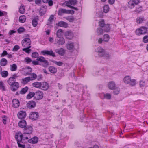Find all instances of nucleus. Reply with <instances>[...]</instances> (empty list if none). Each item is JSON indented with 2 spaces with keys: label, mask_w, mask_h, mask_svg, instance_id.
Here are the masks:
<instances>
[{
  "label": "nucleus",
  "mask_w": 148,
  "mask_h": 148,
  "mask_svg": "<svg viewBox=\"0 0 148 148\" xmlns=\"http://www.w3.org/2000/svg\"><path fill=\"white\" fill-rule=\"evenodd\" d=\"M38 138L36 136H34L28 140V142L32 144H36L38 141Z\"/></svg>",
  "instance_id": "nucleus-24"
},
{
  "label": "nucleus",
  "mask_w": 148,
  "mask_h": 148,
  "mask_svg": "<svg viewBox=\"0 0 148 148\" xmlns=\"http://www.w3.org/2000/svg\"><path fill=\"white\" fill-rule=\"evenodd\" d=\"M64 35L66 38L69 40L72 39L73 37V34L72 32L70 31H67L65 32Z\"/></svg>",
  "instance_id": "nucleus-10"
},
{
  "label": "nucleus",
  "mask_w": 148,
  "mask_h": 148,
  "mask_svg": "<svg viewBox=\"0 0 148 148\" xmlns=\"http://www.w3.org/2000/svg\"><path fill=\"white\" fill-rule=\"evenodd\" d=\"M8 53L7 51L5 50H4L1 55V57H4L6 55H7Z\"/></svg>",
  "instance_id": "nucleus-62"
},
{
  "label": "nucleus",
  "mask_w": 148,
  "mask_h": 148,
  "mask_svg": "<svg viewBox=\"0 0 148 148\" xmlns=\"http://www.w3.org/2000/svg\"><path fill=\"white\" fill-rule=\"evenodd\" d=\"M31 46H29L27 47H25V48H23L22 49V50L23 51H25L26 53H30L31 50L30 49Z\"/></svg>",
  "instance_id": "nucleus-41"
},
{
  "label": "nucleus",
  "mask_w": 148,
  "mask_h": 148,
  "mask_svg": "<svg viewBox=\"0 0 148 148\" xmlns=\"http://www.w3.org/2000/svg\"><path fill=\"white\" fill-rule=\"evenodd\" d=\"M32 24L33 27H35L37 25L38 22L36 19H34L32 21Z\"/></svg>",
  "instance_id": "nucleus-56"
},
{
  "label": "nucleus",
  "mask_w": 148,
  "mask_h": 148,
  "mask_svg": "<svg viewBox=\"0 0 148 148\" xmlns=\"http://www.w3.org/2000/svg\"><path fill=\"white\" fill-rule=\"evenodd\" d=\"M145 20L144 19L143 17H138L137 18L136 22L140 24Z\"/></svg>",
  "instance_id": "nucleus-45"
},
{
  "label": "nucleus",
  "mask_w": 148,
  "mask_h": 148,
  "mask_svg": "<svg viewBox=\"0 0 148 148\" xmlns=\"http://www.w3.org/2000/svg\"><path fill=\"white\" fill-rule=\"evenodd\" d=\"M49 6H51L53 5V1L52 0H49L47 2Z\"/></svg>",
  "instance_id": "nucleus-64"
},
{
  "label": "nucleus",
  "mask_w": 148,
  "mask_h": 148,
  "mask_svg": "<svg viewBox=\"0 0 148 148\" xmlns=\"http://www.w3.org/2000/svg\"><path fill=\"white\" fill-rule=\"evenodd\" d=\"M24 61L27 64H29L32 62V60L30 58L27 57L25 58Z\"/></svg>",
  "instance_id": "nucleus-52"
},
{
  "label": "nucleus",
  "mask_w": 148,
  "mask_h": 148,
  "mask_svg": "<svg viewBox=\"0 0 148 148\" xmlns=\"http://www.w3.org/2000/svg\"><path fill=\"white\" fill-rule=\"evenodd\" d=\"M20 48V47L18 45H15L12 49V51L14 52L17 51Z\"/></svg>",
  "instance_id": "nucleus-48"
},
{
  "label": "nucleus",
  "mask_w": 148,
  "mask_h": 148,
  "mask_svg": "<svg viewBox=\"0 0 148 148\" xmlns=\"http://www.w3.org/2000/svg\"><path fill=\"white\" fill-rule=\"evenodd\" d=\"M56 44L59 45H62L65 43V40L63 38H60L56 40Z\"/></svg>",
  "instance_id": "nucleus-16"
},
{
  "label": "nucleus",
  "mask_w": 148,
  "mask_h": 148,
  "mask_svg": "<svg viewBox=\"0 0 148 148\" xmlns=\"http://www.w3.org/2000/svg\"><path fill=\"white\" fill-rule=\"evenodd\" d=\"M77 3L76 0H69L66 2V6L71 8V7L72 6V5H74Z\"/></svg>",
  "instance_id": "nucleus-8"
},
{
  "label": "nucleus",
  "mask_w": 148,
  "mask_h": 148,
  "mask_svg": "<svg viewBox=\"0 0 148 148\" xmlns=\"http://www.w3.org/2000/svg\"><path fill=\"white\" fill-rule=\"evenodd\" d=\"M25 30V29L23 27H21L18 29V32L19 33H21L24 32Z\"/></svg>",
  "instance_id": "nucleus-61"
},
{
  "label": "nucleus",
  "mask_w": 148,
  "mask_h": 148,
  "mask_svg": "<svg viewBox=\"0 0 148 148\" xmlns=\"http://www.w3.org/2000/svg\"><path fill=\"white\" fill-rule=\"evenodd\" d=\"M55 51L57 53L62 56L64 55L65 52L64 49L62 48H60V49H56L55 50Z\"/></svg>",
  "instance_id": "nucleus-19"
},
{
  "label": "nucleus",
  "mask_w": 148,
  "mask_h": 148,
  "mask_svg": "<svg viewBox=\"0 0 148 148\" xmlns=\"http://www.w3.org/2000/svg\"><path fill=\"white\" fill-rule=\"evenodd\" d=\"M135 5L133 1L132 0H130L129 1L127 6L129 8L132 9L134 7Z\"/></svg>",
  "instance_id": "nucleus-29"
},
{
  "label": "nucleus",
  "mask_w": 148,
  "mask_h": 148,
  "mask_svg": "<svg viewBox=\"0 0 148 148\" xmlns=\"http://www.w3.org/2000/svg\"><path fill=\"white\" fill-rule=\"evenodd\" d=\"M0 89L2 91H5L6 90L5 84L2 81H0Z\"/></svg>",
  "instance_id": "nucleus-26"
},
{
  "label": "nucleus",
  "mask_w": 148,
  "mask_h": 148,
  "mask_svg": "<svg viewBox=\"0 0 148 148\" xmlns=\"http://www.w3.org/2000/svg\"><path fill=\"white\" fill-rule=\"evenodd\" d=\"M21 142H17L18 146L19 147L22 148H31V147L29 146L27 147V145H22L20 143Z\"/></svg>",
  "instance_id": "nucleus-37"
},
{
  "label": "nucleus",
  "mask_w": 148,
  "mask_h": 148,
  "mask_svg": "<svg viewBox=\"0 0 148 148\" xmlns=\"http://www.w3.org/2000/svg\"><path fill=\"white\" fill-rule=\"evenodd\" d=\"M12 106L14 108H18L19 106V101L17 99H15L12 101Z\"/></svg>",
  "instance_id": "nucleus-13"
},
{
  "label": "nucleus",
  "mask_w": 148,
  "mask_h": 148,
  "mask_svg": "<svg viewBox=\"0 0 148 148\" xmlns=\"http://www.w3.org/2000/svg\"><path fill=\"white\" fill-rule=\"evenodd\" d=\"M34 96V93H29L26 98L27 99H29Z\"/></svg>",
  "instance_id": "nucleus-54"
},
{
  "label": "nucleus",
  "mask_w": 148,
  "mask_h": 148,
  "mask_svg": "<svg viewBox=\"0 0 148 148\" xmlns=\"http://www.w3.org/2000/svg\"><path fill=\"white\" fill-rule=\"evenodd\" d=\"M15 138L17 142H22L23 140H28V137L25 135L24 133L22 134L20 132H18L16 133L15 135Z\"/></svg>",
  "instance_id": "nucleus-1"
},
{
  "label": "nucleus",
  "mask_w": 148,
  "mask_h": 148,
  "mask_svg": "<svg viewBox=\"0 0 148 148\" xmlns=\"http://www.w3.org/2000/svg\"><path fill=\"white\" fill-rule=\"evenodd\" d=\"M147 28L146 27L142 26L140 28H138L136 30V35L140 36L147 33Z\"/></svg>",
  "instance_id": "nucleus-2"
},
{
  "label": "nucleus",
  "mask_w": 148,
  "mask_h": 148,
  "mask_svg": "<svg viewBox=\"0 0 148 148\" xmlns=\"http://www.w3.org/2000/svg\"><path fill=\"white\" fill-rule=\"evenodd\" d=\"M97 35H100L103 33V30L101 28H98L97 30Z\"/></svg>",
  "instance_id": "nucleus-43"
},
{
  "label": "nucleus",
  "mask_w": 148,
  "mask_h": 148,
  "mask_svg": "<svg viewBox=\"0 0 148 148\" xmlns=\"http://www.w3.org/2000/svg\"><path fill=\"white\" fill-rule=\"evenodd\" d=\"M36 102L33 101H29L27 104V108L31 109L34 108L36 106Z\"/></svg>",
  "instance_id": "nucleus-14"
},
{
  "label": "nucleus",
  "mask_w": 148,
  "mask_h": 148,
  "mask_svg": "<svg viewBox=\"0 0 148 148\" xmlns=\"http://www.w3.org/2000/svg\"><path fill=\"white\" fill-rule=\"evenodd\" d=\"M131 79L130 77L129 76H127L124 77L123 81L125 84H129L130 82Z\"/></svg>",
  "instance_id": "nucleus-31"
},
{
  "label": "nucleus",
  "mask_w": 148,
  "mask_h": 148,
  "mask_svg": "<svg viewBox=\"0 0 148 148\" xmlns=\"http://www.w3.org/2000/svg\"><path fill=\"white\" fill-rule=\"evenodd\" d=\"M104 31L106 32H108L110 30V28L109 25L108 24L105 25L104 26Z\"/></svg>",
  "instance_id": "nucleus-47"
},
{
  "label": "nucleus",
  "mask_w": 148,
  "mask_h": 148,
  "mask_svg": "<svg viewBox=\"0 0 148 148\" xmlns=\"http://www.w3.org/2000/svg\"><path fill=\"white\" fill-rule=\"evenodd\" d=\"M58 25L61 27L67 28L68 27L67 23L64 21L59 22L58 23Z\"/></svg>",
  "instance_id": "nucleus-25"
},
{
  "label": "nucleus",
  "mask_w": 148,
  "mask_h": 148,
  "mask_svg": "<svg viewBox=\"0 0 148 148\" xmlns=\"http://www.w3.org/2000/svg\"><path fill=\"white\" fill-rule=\"evenodd\" d=\"M36 60L37 61L42 63H43L42 66L44 67H47L49 65L48 62L43 56H40L37 57Z\"/></svg>",
  "instance_id": "nucleus-4"
},
{
  "label": "nucleus",
  "mask_w": 148,
  "mask_h": 148,
  "mask_svg": "<svg viewBox=\"0 0 148 148\" xmlns=\"http://www.w3.org/2000/svg\"><path fill=\"white\" fill-rule=\"evenodd\" d=\"M30 81H31L30 77H28L22 79L21 80V83L22 84L25 85L27 84Z\"/></svg>",
  "instance_id": "nucleus-18"
},
{
  "label": "nucleus",
  "mask_w": 148,
  "mask_h": 148,
  "mask_svg": "<svg viewBox=\"0 0 148 148\" xmlns=\"http://www.w3.org/2000/svg\"><path fill=\"white\" fill-rule=\"evenodd\" d=\"M116 87V84L115 82L113 81L110 82L108 84V87L111 90L114 89Z\"/></svg>",
  "instance_id": "nucleus-20"
},
{
  "label": "nucleus",
  "mask_w": 148,
  "mask_h": 148,
  "mask_svg": "<svg viewBox=\"0 0 148 148\" xmlns=\"http://www.w3.org/2000/svg\"><path fill=\"white\" fill-rule=\"evenodd\" d=\"M143 41L144 43H147L148 42V36L146 35L143 38Z\"/></svg>",
  "instance_id": "nucleus-59"
},
{
  "label": "nucleus",
  "mask_w": 148,
  "mask_h": 148,
  "mask_svg": "<svg viewBox=\"0 0 148 148\" xmlns=\"http://www.w3.org/2000/svg\"><path fill=\"white\" fill-rule=\"evenodd\" d=\"M38 114L37 112H32L31 113L30 118L32 120H35L38 119Z\"/></svg>",
  "instance_id": "nucleus-11"
},
{
  "label": "nucleus",
  "mask_w": 148,
  "mask_h": 148,
  "mask_svg": "<svg viewBox=\"0 0 148 148\" xmlns=\"http://www.w3.org/2000/svg\"><path fill=\"white\" fill-rule=\"evenodd\" d=\"M136 80L134 79H131L129 84L131 86H134L136 85Z\"/></svg>",
  "instance_id": "nucleus-49"
},
{
  "label": "nucleus",
  "mask_w": 148,
  "mask_h": 148,
  "mask_svg": "<svg viewBox=\"0 0 148 148\" xmlns=\"http://www.w3.org/2000/svg\"><path fill=\"white\" fill-rule=\"evenodd\" d=\"M17 66L15 64H14L12 65H10V69L11 71H15L17 70Z\"/></svg>",
  "instance_id": "nucleus-32"
},
{
  "label": "nucleus",
  "mask_w": 148,
  "mask_h": 148,
  "mask_svg": "<svg viewBox=\"0 0 148 148\" xmlns=\"http://www.w3.org/2000/svg\"><path fill=\"white\" fill-rule=\"evenodd\" d=\"M68 10L63 9H60L58 12V14L59 15H61L63 13L68 14Z\"/></svg>",
  "instance_id": "nucleus-28"
},
{
  "label": "nucleus",
  "mask_w": 148,
  "mask_h": 148,
  "mask_svg": "<svg viewBox=\"0 0 148 148\" xmlns=\"http://www.w3.org/2000/svg\"><path fill=\"white\" fill-rule=\"evenodd\" d=\"M104 97L108 99H110L111 98V95L108 93H107L104 94Z\"/></svg>",
  "instance_id": "nucleus-58"
},
{
  "label": "nucleus",
  "mask_w": 148,
  "mask_h": 148,
  "mask_svg": "<svg viewBox=\"0 0 148 148\" xmlns=\"http://www.w3.org/2000/svg\"><path fill=\"white\" fill-rule=\"evenodd\" d=\"M18 118L20 119H25L26 116V113L25 111H20L17 114Z\"/></svg>",
  "instance_id": "nucleus-9"
},
{
  "label": "nucleus",
  "mask_w": 148,
  "mask_h": 148,
  "mask_svg": "<svg viewBox=\"0 0 148 148\" xmlns=\"http://www.w3.org/2000/svg\"><path fill=\"white\" fill-rule=\"evenodd\" d=\"M26 17L25 15H22L20 16L19 18V21L21 23H24L26 21Z\"/></svg>",
  "instance_id": "nucleus-36"
},
{
  "label": "nucleus",
  "mask_w": 148,
  "mask_h": 148,
  "mask_svg": "<svg viewBox=\"0 0 148 148\" xmlns=\"http://www.w3.org/2000/svg\"><path fill=\"white\" fill-rule=\"evenodd\" d=\"M46 9L44 7L40 8L39 11L40 14L41 16H43L46 13Z\"/></svg>",
  "instance_id": "nucleus-34"
},
{
  "label": "nucleus",
  "mask_w": 148,
  "mask_h": 148,
  "mask_svg": "<svg viewBox=\"0 0 148 148\" xmlns=\"http://www.w3.org/2000/svg\"><path fill=\"white\" fill-rule=\"evenodd\" d=\"M0 74L3 77L5 78L8 76V73L6 71H2Z\"/></svg>",
  "instance_id": "nucleus-35"
},
{
  "label": "nucleus",
  "mask_w": 148,
  "mask_h": 148,
  "mask_svg": "<svg viewBox=\"0 0 148 148\" xmlns=\"http://www.w3.org/2000/svg\"><path fill=\"white\" fill-rule=\"evenodd\" d=\"M99 24L100 26L101 27H104L105 25L104 21V20H102L99 21Z\"/></svg>",
  "instance_id": "nucleus-51"
},
{
  "label": "nucleus",
  "mask_w": 148,
  "mask_h": 148,
  "mask_svg": "<svg viewBox=\"0 0 148 148\" xmlns=\"http://www.w3.org/2000/svg\"><path fill=\"white\" fill-rule=\"evenodd\" d=\"M140 86L141 88H143L144 87L146 86V83L145 81L143 80H141L139 82Z\"/></svg>",
  "instance_id": "nucleus-39"
},
{
  "label": "nucleus",
  "mask_w": 148,
  "mask_h": 148,
  "mask_svg": "<svg viewBox=\"0 0 148 148\" xmlns=\"http://www.w3.org/2000/svg\"><path fill=\"white\" fill-rule=\"evenodd\" d=\"M66 47L68 49H73L74 48L73 44L72 43H68L66 44Z\"/></svg>",
  "instance_id": "nucleus-38"
},
{
  "label": "nucleus",
  "mask_w": 148,
  "mask_h": 148,
  "mask_svg": "<svg viewBox=\"0 0 148 148\" xmlns=\"http://www.w3.org/2000/svg\"><path fill=\"white\" fill-rule=\"evenodd\" d=\"M28 90V88L26 86L22 89L20 92H26Z\"/></svg>",
  "instance_id": "nucleus-57"
},
{
  "label": "nucleus",
  "mask_w": 148,
  "mask_h": 148,
  "mask_svg": "<svg viewBox=\"0 0 148 148\" xmlns=\"http://www.w3.org/2000/svg\"><path fill=\"white\" fill-rule=\"evenodd\" d=\"M8 61L5 58L1 59L0 61V65L1 66H5L7 64Z\"/></svg>",
  "instance_id": "nucleus-21"
},
{
  "label": "nucleus",
  "mask_w": 148,
  "mask_h": 148,
  "mask_svg": "<svg viewBox=\"0 0 148 148\" xmlns=\"http://www.w3.org/2000/svg\"><path fill=\"white\" fill-rule=\"evenodd\" d=\"M66 19L70 22H73L74 20V18L73 16H68L66 18Z\"/></svg>",
  "instance_id": "nucleus-50"
},
{
  "label": "nucleus",
  "mask_w": 148,
  "mask_h": 148,
  "mask_svg": "<svg viewBox=\"0 0 148 148\" xmlns=\"http://www.w3.org/2000/svg\"><path fill=\"white\" fill-rule=\"evenodd\" d=\"M38 54L37 52H34L32 53V57L33 58H36V57H38Z\"/></svg>",
  "instance_id": "nucleus-60"
},
{
  "label": "nucleus",
  "mask_w": 148,
  "mask_h": 148,
  "mask_svg": "<svg viewBox=\"0 0 148 148\" xmlns=\"http://www.w3.org/2000/svg\"><path fill=\"white\" fill-rule=\"evenodd\" d=\"M97 51L99 53V55L100 56H103L104 52V50L101 47H99L97 49Z\"/></svg>",
  "instance_id": "nucleus-22"
},
{
  "label": "nucleus",
  "mask_w": 148,
  "mask_h": 148,
  "mask_svg": "<svg viewBox=\"0 0 148 148\" xmlns=\"http://www.w3.org/2000/svg\"><path fill=\"white\" fill-rule=\"evenodd\" d=\"M64 34L63 31L61 29H59L58 30L57 32V36L59 38H61V36H62Z\"/></svg>",
  "instance_id": "nucleus-33"
},
{
  "label": "nucleus",
  "mask_w": 148,
  "mask_h": 148,
  "mask_svg": "<svg viewBox=\"0 0 148 148\" xmlns=\"http://www.w3.org/2000/svg\"><path fill=\"white\" fill-rule=\"evenodd\" d=\"M110 38L109 35L107 34H105L103 36V41L105 42H108Z\"/></svg>",
  "instance_id": "nucleus-42"
},
{
  "label": "nucleus",
  "mask_w": 148,
  "mask_h": 148,
  "mask_svg": "<svg viewBox=\"0 0 148 148\" xmlns=\"http://www.w3.org/2000/svg\"><path fill=\"white\" fill-rule=\"evenodd\" d=\"M17 76L14 75L10 77L7 80V83L10 86H11L15 82V79Z\"/></svg>",
  "instance_id": "nucleus-7"
},
{
  "label": "nucleus",
  "mask_w": 148,
  "mask_h": 148,
  "mask_svg": "<svg viewBox=\"0 0 148 148\" xmlns=\"http://www.w3.org/2000/svg\"><path fill=\"white\" fill-rule=\"evenodd\" d=\"M135 5H138L140 2V0H132Z\"/></svg>",
  "instance_id": "nucleus-63"
},
{
  "label": "nucleus",
  "mask_w": 148,
  "mask_h": 148,
  "mask_svg": "<svg viewBox=\"0 0 148 148\" xmlns=\"http://www.w3.org/2000/svg\"><path fill=\"white\" fill-rule=\"evenodd\" d=\"M49 71L52 73H55L57 72V68L53 66H50L49 68Z\"/></svg>",
  "instance_id": "nucleus-27"
},
{
  "label": "nucleus",
  "mask_w": 148,
  "mask_h": 148,
  "mask_svg": "<svg viewBox=\"0 0 148 148\" xmlns=\"http://www.w3.org/2000/svg\"><path fill=\"white\" fill-rule=\"evenodd\" d=\"M37 77V75L35 73H31L30 74V79L31 80H35Z\"/></svg>",
  "instance_id": "nucleus-44"
},
{
  "label": "nucleus",
  "mask_w": 148,
  "mask_h": 148,
  "mask_svg": "<svg viewBox=\"0 0 148 148\" xmlns=\"http://www.w3.org/2000/svg\"><path fill=\"white\" fill-rule=\"evenodd\" d=\"M109 8L108 5H105L103 8V11L105 13H107L109 11Z\"/></svg>",
  "instance_id": "nucleus-46"
},
{
  "label": "nucleus",
  "mask_w": 148,
  "mask_h": 148,
  "mask_svg": "<svg viewBox=\"0 0 148 148\" xmlns=\"http://www.w3.org/2000/svg\"><path fill=\"white\" fill-rule=\"evenodd\" d=\"M18 125L20 128H24L27 125L26 121L24 119L20 121L18 123Z\"/></svg>",
  "instance_id": "nucleus-17"
},
{
  "label": "nucleus",
  "mask_w": 148,
  "mask_h": 148,
  "mask_svg": "<svg viewBox=\"0 0 148 148\" xmlns=\"http://www.w3.org/2000/svg\"><path fill=\"white\" fill-rule=\"evenodd\" d=\"M33 131V128L32 127L30 126H26L24 128V134L25 136L26 134L28 135L27 136L29 138H30V134H31Z\"/></svg>",
  "instance_id": "nucleus-3"
},
{
  "label": "nucleus",
  "mask_w": 148,
  "mask_h": 148,
  "mask_svg": "<svg viewBox=\"0 0 148 148\" xmlns=\"http://www.w3.org/2000/svg\"><path fill=\"white\" fill-rule=\"evenodd\" d=\"M19 12L22 14H23L25 12V8L24 5L22 4L19 8Z\"/></svg>",
  "instance_id": "nucleus-40"
},
{
  "label": "nucleus",
  "mask_w": 148,
  "mask_h": 148,
  "mask_svg": "<svg viewBox=\"0 0 148 148\" xmlns=\"http://www.w3.org/2000/svg\"><path fill=\"white\" fill-rule=\"evenodd\" d=\"M53 62L57 65L59 66H61L63 64V63L60 61L57 62L55 61H53Z\"/></svg>",
  "instance_id": "nucleus-55"
},
{
  "label": "nucleus",
  "mask_w": 148,
  "mask_h": 148,
  "mask_svg": "<svg viewBox=\"0 0 148 148\" xmlns=\"http://www.w3.org/2000/svg\"><path fill=\"white\" fill-rule=\"evenodd\" d=\"M43 97V93H34V98L36 100L41 99Z\"/></svg>",
  "instance_id": "nucleus-23"
},
{
  "label": "nucleus",
  "mask_w": 148,
  "mask_h": 148,
  "mask_svg": "<svg viewBox=\"0 0 148 148\" xmlns=\"http://www.w3.org/2000/svg\"><path fill=\"white\" fill-rule=\"evenodd\" d=\"M19 87V84L18 82H15L11 86V89L12 91H16Z\"/></svg>",
  "instance_id": "nucleus-12"
},
{
  "label": "nucleus",
  "mask_w": 148,
  "mask_h": 148,
  "mask_svg": "<svg viewBox=\"0 0 148 148\" xmlns=\"http://www.w3.org/2000/svg\"><path fill=\"white\" fill-rule=\"evenodd\" d=\"M49 88V84L45 82H43L41 83V86L40 88L43 90H47Z\"/></svg>",
  "instance_id": "nucleus-15"
},
{
  "label": "nucleus",
  "mask_w": 148,
  "mask_h": 148,
  "mask_svg": "<svg viewBox=\"0 0 148 148\" xmlns=\"http://www.w3.org/2000/svg\"><path fill=\"white\" fill-rule=\"evenodd\" d=\"M54 18V16L53 15H51L50 16L49 18L48 19V22L50 23H51L53 20Z\"/></svg>",
  "instance_id": "nucleus-53"
},
{
  "label": "nucleus",
  "mask_w": 148,
  "mask_h": 148,
  "mask_svg": "<svg viewBox=\"0 0 148 148\" xmlns=\"http://www.w3.org/2000/svg\"><path fill=\"white\" fill-rule=\"evenodd\" d=\"M22 46L24 47L31 46V41L29 38H25L21 42Z\"/></svg>",
  "instance_id": "nucleus-5"
},
{
  "label": "nucleus",
  "mask_w": 148,
  "mask_h": 148,
  "mask_svg": "<svg viewBox=\"0 0 148 148\" xmlns=\"http://www.w3.org/2000/svg\"><path fill=\"white\" fill-rule=\"evenodd\" d=\"M32 84L33 87L40 88L41 86V83L39 82H36L33 83Z\"/></svg>",
  "instance_id": "nucleus-30"
},
{
  "label": "nucleus",
  "mask_w": 148,
  "mask_h": 148,
  "mask_svg": "<svg viewBox=\"0 0 148 148\" xmlns=\"http://www.w3.org/2000/svg\"><path fill=\"white\" fill-rule=\"evenodd\" d=\"M41 53L43 55H47L51 56L53 57L56 56L52 50H51L49 51L45 50H43L41 51Z\"/></svg>",
  "instance_id": "nucleus-6"
}]
</instances>
